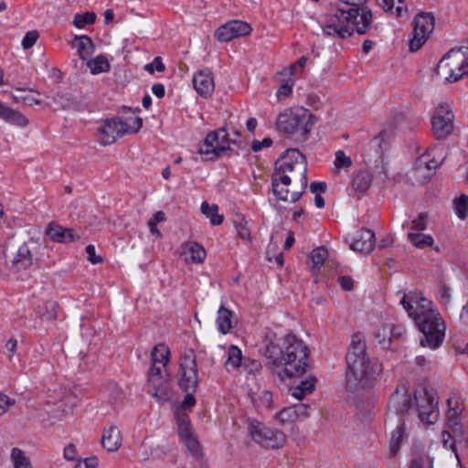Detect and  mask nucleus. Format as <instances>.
I'll use <instances>...</instances> for the list:
<instances>
[{"instance_id":"1","label":"nucleus","mask_w":468,"mask_h":468,"mask_svg":"<svg viewBox=\"0 0 468 468\" xmlns=\"http://www.w3.org/2000/svg\"><path fill=\"white\" fill-rule=\"evenodd\" d=\"M264 356L271 366V374L280 382L303 377L309 368V349L303 340L289 334L282 339L269 333L264 339Z\"/></svg>"},{"instance_id":"2","label":"nucleus","mask_w":468,"mask_h":468,"mask_svg":"<svg viewBox=\"0 0 468 468\" xmlns=\"http://www.w3.org/2000/svg\"><path fill=\"white\" fill-rule=\"evenodd\" d=\"M307 163L296 149L287 150L277 161L272 176L274 195L281 200L296 202L307 186Z\"/></svg>"},{"instance_id":"3","label":"nucleus","mask_w":468,"mask_h":468,"mask_svg":"<svg viewBox=\"0 0 468 468\" xmlns=\"http://www.w3.org/2000/svg\"><path fill=\"white\" fill-rule=\"evenodd\" d=\"M346 387L355 391L358 388L372 387L382 372V365L369 357L368 354H346Z\"/></svg>"},{"instance_id":"4","label":"nucleus","mask_w":468,"mask_h":468,"mask_svg":"<svg viewBox=\"0 0 468 468\" xmlns=\"http://www.w3.org/2000/svg\"><path fill=\"white\" fill-rule=\"evenodd\" d=\"M315 123L314 115L306 108L295 106L282 111L275 122L279 132L306 140Z\"/></svg>"},{"instance_id":"5","label":"nucleus","mask_w":468,"mask_h":468,"mask_svg":"<svg viewBox=\"0 0 468 468\" xmlns=\"http://www.w3.org/2000/svg\"><path fill=\"white\" fill-rule=\"evenodd\" d=\"M437 73L448 82H456L468 75V45L449 51L440 61Z\"/></svg>"},{"instance_id":"6","label":"nucleus","mask_w":468,"mask_h":468,"mask_svg":"<svg viewBox=\"0 0 468 468\" xmlns=\"http://www.w3.org/2000/svg\"><path fill=\"white\" fill-rule=\"evenodd\" d=\"M231 144H239L238 139L231 137L224 128H220L206 135L198 145L197 154L204 160H214L229 151Z\"/></svg>"},{"instance_id":"7","label":"nucleus","mask_w":468,"mask_h":468,"mask_svg":"<svg viewBox=\"0 0 468 468\" xmlns=\"http://www.w3.org/2000/svg\"><path fill=\"white\" fill-rule=\"evenodd\" d=\"M45 245L37 238H30L22 243L12 261V270L16 273L29 271L38 264Z\"/></svg>"},{"instance_id":"8","label":"nucleus","mask_w":468,"mask_h":468,"mask_svg":"<svg viewBox=\"0 0 468 468\" xmlns=\"http://www.w3.org/2000/svg\"><path fill=\"white\" fill-rule=\"evenodd\" d=\"M351 17L352 15L346 14V10L338 9L335 13L320 16L318 24L324 36L346 38L351 36Z\"/></svg>"},{"instance_id":"9","label":"nucleus","mask_w":468,"mask_h":468,"mask_svg":"<svg viewBox=\"0 0 468 468\" xmlns=\"http://www.w3.org/2000/svg\"><path fill=\"white\" fill-rule=\"evenodd\" d=\"M445 158L446 154L443 146L435 145L431 148L417 160L413 170L414 178L420 183H426L432 177L436 168L443 163Z\"/></svg>"},{"instance_id":"10","label":"nucleus","mask_w":468,"mask_h":468,"mask_svg":"<svg viewBox=\"0 0 468 468\" xmlns=\"http://www.w3.org/2000/svg\"><path fill=\"white\" fill-rule=\"evenodd\" d=\"M415 324L424 335V337L420 341V346L434 349L441 345L444 339L446 325L439 313Z\"/></svg>"},{"instance_id":"11","label":"nucleus","mask_w":468,"mask_h":468,"mask_svg":"<svg viewBox=\"0 0 468 468\" xmlns=\"http://www.w3.org/2000/svg\"><path fill=\"white\" fill-rule=\"evenodd\" d=\"M249 434L253 441L267 449H279L286 442V436L283 432L273 431L256 420L250 422Z\"/></svg>"},{"instance_id":"12","label":"nucleus","mask_w":468,"mask_h":468,"mask_svg":"<svg viewBox=\"0 0 468 468\" xmlns=\"http://www.w3.org/2000/svg\"><path fill=\"white\" fill-rule=\"evenodd\" d=\"M400 303L415 323L438 313L432 302L422 294H404Z\"/></svg>"},{"instance_id":"13","label":"nucleus","mask_w":468,"mask_h":468,"mask_svg":"<svg viewBox=\"0 0 468 468\" xmlns=\"http://www.w3.org/2000/svg\"><path fill=\"white\" fill-rule=\"evenodd\" d=\"M454 115L450 102L439 103L435 109L431 124L432 131L438 139H443L453 131Z\"/></svg>"},{"instance_id":"14","label":"nucleus","mask_w":468,"mask_h":468,"mask_svg":"<svg viewBox=\"0 0 468 468\" xmlns=\"http://www.w3.org/2000/svg\"><path fill=\"white\" fill-rule=\"evenodd\" d=\"M434 17L430 13L418 14L413 20V37L410 40L411 51H417L434 29Z\"/></svg>"},{"instance_id":"15","label":"nucleus","mask_w":468,"mask_h":468,"mask_svg":"<svg viewBox=\"0 0 468 468\" xmlns=\"http://www.w3.org/2000/svg\"><path fill=\"white\" fill-rule=\"evenodd\" d=\"M180 371L179 387L185 392H196L197 387V366L192 350L181 357Z\"/></svg>"},{"instance_id":"16","label":"nucleus","mask_w":468,"mask_h":468,"mask_svg":"<svg viewBox=\"0 0 468 468\" xmlns=\"http://www.w3.org/2000/svg\"><path fill=\"white\" fill-rule=\"evenodd\" d=\"M251 26L242 20H231L220 26L215 32L216 38L220 42H229L234 38L249 36Z\"/></svg>"},{"instance_id":"17","label":"nucleus","mask_w":468,"mask_h":468,"mask_svg":"<svg viewBox=\"0 0 468 468\" xmlns=\"http://www.w3.org/2000/svg\"><path fill=\"white\" fill-rule=\"evenodd\" d=\"M415 398L418 401L417 409L420 421L426 425L434 424L438 420L439 411L437 409L438 402L434 401L433 396L427 388H424L420 399L416 396Z\"/></svg>"},{"instance_id":"18","label":"nucleus","mask_w":468,"mask_h":468,"mask_svg":"<svg viewBox=\"0 0 468 468\" xmlns=\"http://www.w3.org/2000/svg\"><path fill=\"white\" fill-rule=\"evenodd\" d=\"M149 384L153 387L154 391L151 395L161 403L170 399V388L168 380L162 375L161 367L152 365L148 378Z\"/></svg>"},{"instance_id":"19","label":"nucleus","mask_w":468,"mask_h":468,"mask_svg":"<svg viewBox=\"0 0 468 468\" xmlns=\"http://www.w3.org/2000/svg\"><path fill=\"white\" fill-rule=\"evenodd\" d=\"M411 406V396L406 384L400 383L391 394L388 404L389 413L405 415Z\"/></svg>"},{"instance_id":"20","label":"nucleus","mask_w":468,"mask_h":468,"mask_svg":"<svg viewBox=\"0 0 468 468\" xmlns=\"http://www.w3.org/2000/svg\"><path fill=\"white\" fill-rule=\"evenodd\" d=\"M192 83L195 90L203 98H210L215 90V80L213 73L208 69L196 71L192 78Z\"/></svg>"},{"instance_id":"21","label":"nucleus","mask_w":468,"mask_h":468,"mask_svg":"<svg viewBox=\"0 0 468 468\" xmlns=\"http://www.w3.org/2000/svg\"><path fill=\"white\" fill-rule=\"evenodd\" d=\"M346 14H351L352 17L349 18L351 27V35L356 31L358 34H365L371 27L373 21V14L370 9L364 8H350L346 10Z\"/></svg>"},{"instance_id":"22","label":"nucleus","mask_w":468,"mask_h":468,"mask_svg":"<svg viewBox=\"0 0 468 468\" xmlns=\"http://www.w3.org/2000/svg\"><path fill=\"white\" fill-rule=\"evenodd\" d=\"M180 258L187 264H200L206 257L207 252L202 245L196 241L184 242L179 249Z\"/></svg>"},{"instance_id":"23","label":"nucleus","mask_w":468,"mask_h":468,"mask_svg":"<svg viewBox=\"0 0 468 468\" xmlns=\"http://www.w3.org/2000/svg\"><path fill=\"white\" fill-rule=\"evenodd\" d=\"M46 234L49 239L58 243L74 242L80 239L73 229L64 228L56 222H50L46 229Z\"/></svg>"},{"instance_id":"24","label":"nucleus","mask_w":468,"mask_h":468,"mask_svg":"<svg viewBox=\"0 0 468 468\" xmlns=\"http://www.w3.org/2000/svg\"><path fill=\"white\" fill-rule=\"evenodd\" d=\"M120 137L122 133L115 118L106 120L98 131V142L103 146L114 144Z\"/></svg>"},{"instance_id":"25","label":"nucleus","mask_w":468,"mask_h":468,"mask_svg":"<svg viewBox=\"0 0 468 468\" xmlns=\"http://www.w3.org/2000/svg\"><path fill=\"white\" fill-rule=\"evenodd\" d=\"M375 247V234L370 229H363L354 239L351 249L361 253H369Z\"/></svg>"},{"instance_id":"26","label":"nucleus","mask_w":468,"mask_h":468,"mask_svg":"<svg viewBox=\"0 0 468 468\" xmlns=\"http://www.w3.org/2000/svg\"><path fill=\"white\" fill-rule=\"evenodd\" d=\"M122 437L117 426H111L101 436V445L109 452H114L122 446Z\"/></svg>"},{"instance_id":"27","label":"nucleus","mask_w":468,"mask_h":468,"mask_svg":"<svg viewBox=\"0 0 468 468\" xmlns=\"http://www.w3.org/2000/svg\"><path fill=\"white\" fill-rule=\"evenodd\" d=\"M122 136L136 133L143 127V119L134 113L115 118Z\"/></svg>"},{"instance_id":"28","label":"nucleus","mask_w":468,"mask_h":468,"mask_svg":"<svg viewBox=\"0 0 468 468\" xmlns=\"http://www.w3.org/2000/svg\"><path fill=\"white\" fill-rule=\"evenodd\" d=\"M330 258V252L324 246H319L310 252L307 265L314 274L318 273L324 262Z\"/></svg>"},{"instance_id":"29","label":"nucleus","mask_w":468,"mask_h":468,"mask_svg":"<svg viewBox=\"0 0 468 468\" xmlns=\"http://www.w3.org/2000/svg\"><path fill=\"white\" fill-rule=\"evenodd\" d=\"M71 45L82 60L88 59L95 51L91 38L85 35L75 37Z\"/></svg>"},{"instance_id":"30","label":"nucleus","mask_w":468,"mask_h":468,"mask_svg":"<svg viewBox=\"0 0 468 468\" xmlns=\"http://www.w3.org/2000/svg\"><path fill=\"white\" fill-rule=\"evenodd\" d=\"M0 118L6 122L18 127H26L28 124V120L26 116L17 111L0 102Z\"/></svg>"},{"instance_id":"31","label":"nucleus","mask_w":468,"mask_h":468,"mask_svg":"<svg viewBox=\"0 0 468 468\" xmlns=\"http://www.w3.org/2000/svg\"><path fill=\"white\" fill-rule=\"evenodd\" d=\"M376 5L381 7L385 13L394 16H402L407 11V6L403 0H374Z\"/></svg>"},{"instance_id":"32","label":"nucleus","mask_w":468,"mask_h":468,"mask_svg":"<svg viewBox=\"0 0 468 468\" xmlns=\"http://www.w3.org/2000/svg\"><path fill=\"white\" fill-rule=\"evenodd\" d=\"M217 323L219 332L226 335L230 331L236 322L233 319V314L221 305L218 311Z\"/></svg>"},{"instance_id":"33","label":"nucleus","mask_w":468,"mask_h":468,"mask_svg":"<svg viewBox=\"0 0 468 468\" xmlns=\"http://www.w3.org/2000/svg\"><path fill=\"white\" fill-rule=\"evenodd\" d=\"M86 65L92 75L108 72L111 69L110 61L104 55L96 56L94 58L88 60Z\"/></svg>"},{"instance_id":"34","label":"nucleus","mask_w":468,"mask_h":468,"mask_svg":"<svg viewBox=\"0 0 468 468\" xmlns=\"http://www.w3.org/2000/svg\"><path fill=\"white\" fill-rule=\"evenodd\" d=\"M200 210L214 226L220 225L224 220V217L218 213V207L216 204H209L208 202L204 201L201 203Z\"/></svg>"},{"instance_id":"35","label":"nucleus","mask_w":468,"mask_h":468,"mask_svg":"<svg viewBox=\"0 0 468 468\" xmlns=\"http://www.w3.org/2000/svg\"><path fill=\"white\" fill-rule=\"evenodd\" d=\"M315 381L316 378L314 377H309L302 380L300 384L292 388V395L299 400L303 399L306 394L314 390Z\"/></svg>"},{"instance_id":"36","label":"nucleus","mask_w":468,"mask_h":468,"mask_svg":"<svg viewBox=\"0 0 468 468\" xmlns=\"http://www.w3.org/2000/svg\"><path fill=\"white\" fill-rule=\"evenodd\" d=\"M233 223L238 236L245 241H250L251 239L250 228L246 218L241 214H237L234 217Z\"/></svg>"},{"instance_id":"37","label":"nucleus","mask_w":468,"mask_h":468,"mask_svg":"<svg viewBox=\"0 0 468 468\" xmlns=\"http://www.w3.org/2000/svg\"><path fill=\"white\" fill-rule=\"evenodd\" d=\"M409 240L417 248L424 249L427 247H433L434 239L430 234L422 232H408Z\"/></svg>"},{"instance_id":"38","label":"nucleus","mask_w":468,"mask_h":468,"mask_svg":"<svg viewBox=\"0 0 468 468\" xmlns=\"http://www.w3.org/2000/svg\"><path fill=\"white\" fill-rule=\"evenodd\" d=\"M244 358L241 350L237 346L232 345L229 347L228 359L225 362V367L228 370H229V368H239L242 366Z\"/></svg>"},{"instance_id":"39","label":"nucleus","mask_w":468,"mask_h":468,"mask_svg":"<svg viewBox=\"0 0 468 468\" xmlns=\"http://www.w3.org/2000/svg\"><path fill=\"white\" fill-rule=\"evenodd\" d=\"M16 90L18 93L13 95L15 101L22 102L27 106H34L40 103L39 96L34 90H30L28 91H23L20 89H17Z\"/></svg>"},{"instance_id":"40","label":"nucleus","mask_w":468,"mask_h":468,"mask_svg":"<svg viewBox=\"0 0 468 468\" xmlns=\"http://www.w3.org/2000/svg\"><path fill=\"white\" fill-rule=\"evenodd\" d=\"M170 351L165 345H157L151 351L152 365L161 363L163 367H165L168 363V356Z\"/></svg>"},{"instance_id":"41","label":"nucleus","mask_w":468,"mask_h":468,"mask_svg":"<svg viewBox=\"0 0 468 468\" xmlns=\"http://www.w3.org/2000/svg\"><path fill=\"white\" fill-rule=\"evenodd\" d=\"M454 441L450 444V449L457 454L456 443L463 444L468 448V425L455 428L452 432ZM458 458V455H456Z\"/></svg>"},{"instance_id":"42","label":"nucleus","mask_w":468,"mask_h":468,"mask_svg":"<svg viewBox=\"0 0 468 468\" xmlns=\"http://www.w3.org/2000/svg\"><path fill=\"white\" fill-rule=\"evenodd\" d=\"M178 426L179 436L183 439L193 435L191 431L190 419L187 413H174Z\"/></svg>"},{"instance_id":"43","label":"nucleus","mask_w":468,"mask_h":468,"mask_svg":"<svg viewBox=\"0 0 468 468\" xmlns=\"http://www.w3.org/2000/svg\"><path fill=\"white\" fill-rule=\"evenodd\" d=\"M346 354H367L365 337L360 333H355L352 335L351 343Z\"/></svg>"},{"instance_id":"44","label":"nucleus","mask_w":468,"mask_h":468,"mask_svg":"<svg viewBox=\"0 0 468 468\" xmlns=\"http://www.w3.org/2000/svg\"><path fill=\"white\" fill-rule=\"evenodd\" d=\"M375 338L383 347H389L392 342V326L391 324H383L378 327L375 333Z\"/></svg>"},{"instance_id":"45","label":"nucleus","mask_w":468,"mask_h":468,"mask_svg":"<svg viewBox=\"0 0 468 468\" xmlns=\"http://www.w3.org/2000/svg\"><path fill=\"white\" fill-rule=\"evenodd\" d=\"M452 399L450 398L447 400V404L449 406V410L447 411V420H448V427L453 432L455 431V428L460 427L462 423L460 422V414L461 410L458 409V407H452Z\"/></svg>"},{"instance_id":"46","label":"nucleus","mask_w":468,"mask_h":468,"mask_svg":"<svg viewBox=\"0 0 468 468\" xmlns=\"http://www.w3.org/2000/svg\"><path fill=\"white\" fill-rule=\"evenodd\" d=\"M165 220V214L163 211H156L147 222L150 233L155 239H161L162 233L158 229L157 225Z\"/></svg>"},{"instance_id":"47","label":"nucleus","mask_w":468,"mask_h":468,"mask_svg":"<svg viewBox=\"0 0 468 468\" xmlns=\"http://www.w3.org/2000/svg\"><path fill=\"white\" fill-rule=\"evenodd\" d=\"M372 182L371 175L368 172H358L353 178L352 185L358 191L367 190Z\"/></svg>"},{"instance_id":"48","label":"nucleus","mask_w":468,"mask_h":468,"mask_svg":"<svg viewBox=\"0 0 468 468\" xmlns=\"http://www.w3.org/2000/svg\"><path fill=\"white\" fill-rule=\"evenodd\" d=\"M453 210L460 219L468 217V196L463 194L453 201Z\"/></svg>"},{"instance_id":"49","label":"nucleus","mask_w":468,"mask_h":468,"mask_svg":"<svg viewBox=\"0 0 468 468\" xmlns=\"http://www.w3.org/2000/svg\"><path fill=\"white\" fill-rule=\"evenodd\" d=\"M404 423H400L399 427L396 429V431L392 433L391 440H390V454L392 456H395L400 447V443L404 437Z\"/></svg>"},{"instance_id":"50","label":"nucleus","mask_w":468,"mask_h":468,"mask_svg":"<svg viewBox=\"0 0 468 468\" xmlns=\"http://www.w3.org/2000/svg\"><path fill=\"white\" fill-rule=\"evenodd\" d=\"M11 458L15 468H31L30 461L26 457L24 452L18 448H13Z\"/></svg>"},{"instance_id":"51","label":"nucleus","mask_w":468,"mask_h":468,"mask_svg":"<svg viewBox=\"0 0 468 468\" xmlns=\"http://www.w3.org/2000/svg\"><path fill=\"white\" fill-rule=\"evenodd\" d=\"M302 74L303 71H301V69H299V68L296 67L294 63L289 65L279 72V75L283 77L285 81H291L292 83H293L294 80H297Z\"/></svg>"},{"instance_id":"52","label":"nucleus","mask_w":468,"mask_h":468,"mask_svg":"<svg viewBox=\"0 0 468 468\" xmlns=\"http://www.w3.org/2000/svg\"><path fill=\"white\" fill-rule=\"evenodd\" d=\"M250 398L253 403L255 404L265 406L268 408L271 406L272 395L268 390L261 391L260 395H258L257 393H251Z\"/></svg>"},{"instance_id":"53","label":"nucleus","mask_w":468,"mask_h":468,"mask_svg":"<svg viewBox=\"0 0 468 468\" xmlns=\"http://www.w3.org/2000/svg\"><path fill=\"white\" fill-rule=\"evenodd\" d=\"M96 16L94 13L87 12L81 15H76L74 17V26L78 28H83L87 25L94 23Z\"/></svg>"},{"instance_id":"54","label":"nucleus","mask_w":468,"mask_h":468,"mask_svg":"<svg viewBox=\"0 0 468 468\" xmlns=\"http://www.w3.org/2000/svg\"><path fill=\"white\" fill-rule=\"evenodd\" d=\"M334 164L337 170L347 169L352 165V159L344 151H337Z\"/></svg>"},{"instance_id":"55","label":"nucleus","mask_w":468,"mask_h":468,"mask_svg":"<svg viewBox=\"0 0 468 468\" xmlns=\"http://www.w3.org/2000/svg\"><path fill=\"white\" fill-rule=\"evenodd\" d=\"M194 393L192 391L186 392L185 399L181 402V404L175 410L174 413H187L186 411L190 410L196 404V399L194 397Z\"/></svg>"},{"instance_id":"56","label":"nucleus","mask_w":468,"mask_h":468,"mask_svg":"<svg viewBox=\"0 0 468 468\" xmlns=\"http://www.w3.org/2000/svg\"><path fill=\"white\" fill-rule=\"evenodd\" d=\"M244 371L249 375H255L261 369V364L259 360L245 357L241 366Z\"/></svg>"},{"instance_id":"57","label":"nucleus","mask_w":468,"mask_h":468,"mask_svg":"<svg viewBox=\"0 0 468 468\" xmlns=\"http://www.w3.org/2000/svg\"><path fill=\"white\" fill-rule=\"evenodd\" d=\"M427 229V215L420 213L410 221V231L420 232Z\"/></svg>"},{"instance_id":"58","label":"nucleus","mask_w":468,"mask_h":468,"mask_svg":"<svg viewBox=\"0 0 468 468\" xmlns=\"http://www.w3.org/2000/svg\"><path fill=\"white\" fill-rule=\"evenodd\" d=\"M182 440L184 441L186 446L188 448V450L192 452L193 455L201 456L199 442L193 435L183 438Z\"/></svg>"},{"instance_id":"59","label":"nucleus","mask_w":468,"mask_h":468,"mask_svg":"<svg viewBox=\"0 0 468 468\" xmlns=\"http://www.w3.org/2000/svg\"><path fill=\"white\" fill-rule=\"evenodd\" d=\"M292 94V83L291 81H285V83L282 84L277 91H276V98L279 101H282L286 98L291 97Z\"/></svg>"},{"instance_id":"60","label":"nucleus","mask_w":468,"mask_h":468,"mask_svg":"<svg viewBox=\"0 0 468 468\" xmlns=\"http://www.w3.org/2000/svg\"><path fill=\"white\" fill-rule=\"evenodd\" d=\"M39 37L37 30L28 31L22 39L21 45L25 49L31 48Z\"/></svg>"},{"instance_id":"61","label":"nucleus","mask_w":468,"mask_h":468,"mask_svg":"<svg viewBox=\"0 0 468 468\" xmlns=\"http://www.w3.org/2000/svg\"><path fill=\"white\" fill-rule=\"evenodd\" d=\"M165 67L160 57H155L151 63L144 66V70L150 74H154L155 71L163 72Z\"/></svg>"},{"instance_id":"62","label":"nucleus","mask_w":468,"mask_h":468,"mask_svg":"<svg viewBox=\"0 0 468 468\" xmlns=\"http://www.w3.org/2000/svg\"><path fill=\"white\" fill-rule=\"evenodd\" d=\"M85 251H86V253L88 255V261L91 264H98V263H101L102 261V258L100 255L96 254L94 245H91V244L88 245L85 248Z\"/></svg>"},{"instance_id":"63","label":"nucleus","mask_w":468,"mask_h":468,"mask_svg":"<svg viewBox=\"0 0 468 468\" xmlns=\"http://www.w3.org/2000/svg\"><path fill=\"white\" fill-rule=\"evenodd\" d=\"M338 282L340 287L344 291H352L354 290V281L351 277L348 276H340L338 278Z\"/></svg>"},{"instance_id":"64","label":"nucleus","mask_w":468,"mask_h":468,"mask_svg":"<svg viewBox=\"0 0 468 468\" xmlns=\"http://www.w3.org/2000/svg\"><path fill=\"white\" fill-rule=\"evenodd\" d=\"M16 400L6 395L0 394V412L5 413L8 407L15 405Z\"/></svg>"}]
</instances>
